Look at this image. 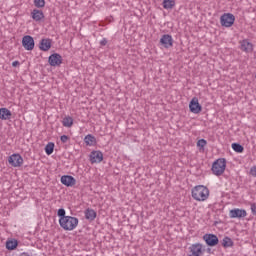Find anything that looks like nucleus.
Returning a JSON list of instances; mask_svg holds the SVG:
<instances>
[{"mask_svg":"<svg viewBox=\"0 0 256 256\" xmlns=\"http://www.w3.org/2000/svg\"><path fill=\"white\" fill-rule=\"evenodd\" d=\"M22 47L26 49V51H33L35 49V40L30 35H26L22 38Z\"/></svg>","mask_w":256,"mask_h":256,"instance_id":"7","label":"nucleus"},{"mask_svg":"<svg viewBox=\"0 0 256 256\" xmlns=\"http://www.w3.org/2000/svg\"><path fill=\"white\" fill-rule=\"evenodd\" d=\"M252 215H256V204H251Z\"/></svg>","mask_w":256,"mask_h":256,"instance_id":"32","label":"nucleus"},{"mask_svg":"<svg viewBox=\"0 0 256 256\" xmlns=\"http://www.w3.org/2000/svg\"><path fill=\"white\" fill-rule=\"evenodd\" d=\"M60 181L65 187H75L77 185V180L71 175H63Z\"/></svg>","mask_w":256,"mask_h":256,"instance_id":"10","label":"nucleus"},{"mask_svg":"<svg viewBox=\"0 0 256 256\" xmlns=\"http://www.w3.org/2000/svg\"><path fill=\"white\" fill-rule=\"evenodd\" d=\"M31 18L33 21H36V23H41V21L45 19V14L42 12V10L33 9L31 12Z\"/></svg>","mask_w":256,"mask_h":256,"instance_id":"14","label":"nucleus"},{"mask_svg":"<svg viewBox=\"0 0 256 256\" xmlns=\"http://www.w3.org/2000/svg\"><path fill=\"white\" fill-rule=\"evenodd\" d=\"M34 5L37 9H43L45 7V0H34Z\"/></svg>","mask_w":256,"mask_h":256,"instance_id":"28","label":"nucleus"},{"mask_svg":"<svg viewBox=\"0 0 256 256\" xmlns=\"http://www.w3.org/2000/svg\"><path fill=\"white\" fill-rule=\"evenodd\" d=\"M240 49L244 53H253V43L249 42L247 39L240 41Z\"/></svg>","mask_w":256,"mask_h":256,"instance_id":"15","label":"nucleus"},{"mask_svg":"<svg viewBox=\"0 0 256 256\" xmlns=\"http://www.w3.org/2000/svg\"><path fill=\"white\" fill-rule=\"evenodd\" d=\"M222 247H224L225 249L233 247V240L228 236L224 237L222 240Z\"/></svg>","mask_w":256,"mask_h":256,"instance_id":"24","label":"nucleus"},{"mask_svg":"<svg viewBox=\"0 0 256 256\" xmlns=\"http://www.w3.org/2000/svg\"><path fill=\"white\" fill-rule=\"evenodd\" d=\"M203 240L208 247H215L216 245H219V238L215 234H205L203 236Z\"/></svg>","mask_w":256,"mask_h":256,"instance_id":"9","label":"nucleus"},{"mask_svg":"<svg viewBox=\"0 0 256 256\" xmlns=\"http://www.w3.org/2000/svg\"><path fill=\"white\" fill-rule=\"evenodd\" d=\"M162 5L164 9H173V7H175V0H163Z\"/></svg>","mask_w":256,"mask_h":256,"instance_id":"25","label":"nucleus"},{"mask_svg":"<svg viewBox=\"0 0 256 256\" xmlns=\"http://www.w3.org/2000/svg\"><path fill=\"white\" fill-rule=\"evenodd\" d=\"M189 109L191 113H195L197 115L200 111H202L203 107L201 104H199V100L197 98H193L190 101Z\"/></svg>","mask_w":256,"mask_h":256,"instance_id":"13","label":"nucleus"},{"mask_svg":"<svg viewBox=\"0 0 256 256\" xmlns=\"http://www.w3.org/2000/svg\"><path fill=\"white\" fill-rule=\"evenodd\" d=\"M235 24V15H233L232 13H224L221 17H220V25L222 27H233V25Z\"/></svg>","mask_w":256,"mask_h":256,"instance_id":"4","label":"nucleus"},{"mask_svg":"<svg viewBox=\"0 0 256 256\" xmlns=\"http://www.w3.org/2000/svg\"><path fill=\"white\" fill-rule=\"evenodd\" d=\"M48 63L51 67H60L63 63V56L59 53H54L48 57Z\"/></svg>","mask_w":256,"mask_h":256,"instance_id":"6","label":"nucleus"},{"mask_svg":"<svg viewBox=\"0 0 256 256\" xmlns=\"http://www.w3.org/2000/svg\"><path fill=\"white\" fill-rule=\"evenodd\" d=\"M207 252L210 253V252H211V248H208V249H207Z\"/></svg>","mask_w":256,"mask_h":256,"instance_id":"35","label":"nucleus"},{"mask_svg":"<svg viewBox=\"0 0 256 256\" xmlns=\"http://www.w3.org/2000/svg\"><path fill=\"white\" fill-rule=\"evenodd\" d=\"M8 163L12 167H21V165H23V157L21 156V154L18 153L12 154L8 158Z\"/></svg>","mask_w":256,"mask_h":256,"instance_id":"8","label":"nucleus"},{"mask_svg":"<svg viewBox=\"0 0 256 256\" xmlns=\"http://www.w3.org/2000/svg\"><path fill=\"white\" fill-rule=\"evenodd\" d=\"M232 149L233 151H235V153H243V151H245V148L243 147V145L239 143H233Z\"/></svg>","mask_w":256,"mask_h":256,"instance_id":"26","label":"nucleus"},{"mask_svg":"<svg viewBox=\"0 0 256 256\" xmlns=\"http://www.w3.org/2000/svg\"><path fill=\"white\" fill-rule=\"evenodd\" d=\"M189 254L188 256H201L204 253L203 244L195 243L190 245L188 248Z\"/></svg>","mask_w":256,"mask_h":256,"instance_id":"5","label":"nucleus"},{"mask_svg":"<svg viewBox=\"0 0 256 256\" xmlns=\"http://www.w3.org/2000/svg\"><path fill=\"white\" fill-rule=\"evenodd\" d=\"M59 225L64 231H73L77 229V225H79V219L73 216H67L64 220L59 222Z\"/></svg>","mask_w":256,"mask_h":256,"instance_id":"2","label":"nucleus"},{"mask_svg":"<svg viewBox=\"0 0 256 256\" xmlns=\"http://www.w3.org/2000/svg\"><path fill=\"white\" fill-rule=\"evenodd\" d=\"M250 175H252V177H256V166H253V167L250 169Z\"/></svg>","mask_w":256,"mask_h":256,"instance_id":"31","label":"nucleus"},{"mask_svg":"<svg viewBox=\"0 0 256 256\" xmlns=\"http://www.w3.org/2000/svg\"><path fill=\"white\" fill-rule=\"evenodd\" d=\"M60 141H61L62 143H67V141H69V136H67V135H62V136L60 137Z\"/></svg>","mask_w":256,"mask_h":256,"instance_id":"30","label":"nucleus"},{"mask_svg":"<svg viewBox=\"0 0 256 256\" xmlns=\"http://www.w3.org/2000/svg\"><path fill=\"white\" fill-rule=\"evenodd\" d=\"M247 217V211L245 209L235 208L230 210L231 219H243Z\"/></svg>","mask_w":256,"mask_h":256,"instance_id":"11","label":"nucleus"},{"mask_svg":"<svg viewBox=\"0 0 256 256\" xmlns=\"http://www.w3.org/2000/svg\"><path fill=\"white\" fill-rule=\"evenodd\" d=\"M45 153L46 155H53V151H55V143L53 142H49L46 146H45Z\"/></svg>","mask_w":256,"mask_h":256,"instance_id":"23","label":"nucleus"},{"mask_svg":"<svg viewBox=\"0 0 256 256\" xmlns=\"http://www.w3.org/2000/svg\"><path fill=\"white\" fill-rule=\"evenodd\" d=\"M160 45H162L165 49L173 47V36L169 34L162 35L160 38Z\"/></svg>","mask_w":256,"mask_h":256,"instance_id":"12","label":"nucleus"},{"mask_svg":"<svg viewBox=\"0 0 256 256\" xmlns=\"http://www.w3.org/2000/svg\"><path fill=\"white\" fill-rule=\"evenodd\" d=\"M18 245L17 240H9L6 242V249H8V251H14V249H17Z\"/></svg>","mask_w":256,"mask_h":256,"instance_id":"21","label":"nucleus"},{"mask_svg":"<svg viewBox=\"0 0 256 256\" xmlns=\"http://www.w3.org/2000/svg\"><path fill=\"white\" fill-rule=\"evenodd\" d=\"M100 45H101L102 47H105V45H107V40H106V38H103V39L100 41Z\"/></svg>","mask_w":256,"mask_h":256,"instance_id":"33","label":"nucleus"},{"mask_svg":"<svg viewBox=\"0 0 256 256\" xmlns=\"http://www.w3.org/2000/svg\"><path fill=\"white\" fill-rule=\"evenodd\" d=\"M13 114L11 113V110L7 109V108H0V119L2 121H9V119H11V116Z\"/></svg>","mask_w":256,"mask_h":256,"instance_id":"19","label":"nucleus"},{"mask_svg":"<svg viewBox=\"0 0 256 256\" xmlns=\"http://www.w3.org/2000/svg\"><path fill=\"white\" fill-rule=\"evenodd\" d=\"M52 40L49 38H42L40 40L39 49L40 51H49L51 49Z\"/></svg>","mask_w":256,"mask_h":256,"instance_id":"17","label":"nucleus"},{"mask_svg":"<svg viewBox=\"0 0 256 256\" xmlns=\"http://www.w3.org/2000/svg\"><path fill=\"white\" fill-rule=\"evenodd\" d=\"M84 214L87 221H95V219H97V212L93 210V208H87L84 211Z\"/></svg>","mask_w":256,"mask_h":256,"instance_id":"18","label":"nucleus"},{"mask_svg":"<svg viewBox=\"0 0 256 256\" xmlns=\"http://www.w3.org/2000/svg\"><path fill=\"white\" fill-rule=\"evenodd\" d=\"M57 215H58V217H60L59 223H60V221H62V220H64L65 218H67L65 209H63V208L58 209Z\"/></svg>","mask_w":256,"mask_h":256,"instance_id":"27","label":"nucleus"},{"mask_svg":"<svg viewBox=\"0 0 256 256\" xmlns=\"http://www.w3.org/2000/svg\"><path fill=\"white\" fill-rule=\"evenodd\" d=\"M192 197L195 201H207L209 199V188L198 185L192 189Z\"/></svg>","mask_w":256,"mask_h":256,"instance_id":"1","label":"nucleus"},{"mask_svg":"<svg viewBox=\"0 0 256 256\" xmlns=\"http://www.w3.org/2000/svg\"><path fill=\"white\" fill-rule=\"evenodd\" d=\"M19 65H21V63L17 60L12 62V67H19Z\"/></svg>","mask_w":256,"mask_h":256,"instance_id":"34","label":"nucleus"},{"mask_svg":"<svg viewBox=\"0 0 256 256\" xmlns=\"http://www.w3.org/2000/svg\"><path fill=\"white\" fill-rule=\"evenodd\" d=\"M90 161L91 163H101L103 161V152L97 150L92 151L90 153Z\"/></svg>","mask_w":256,"mask_h":256,"instance_id":"16","label":"nucleus"},{"mask_svg":"<svg viewBox=\"0 0 256 256\" xmlns=\"http://www.w3.org/2000/svg\"><path fill=\"white\" fill-rule=\"evenodd\" d=\"M227 167V162L224 158L217 159L213 164L211 171L213 175H216L217 177L221 176L222 173H225V168Z\"/></svg>","mask_w":256,"mask_h":256,"instance_id":"3","label":"nucleus"},{"mask_svg":"<svg viewBox=\"0 0 256 256\" xmlns=\"http://www.w3.org/2000/svg\"><path fill=\"white\" fill-rule=\"evenodd\" d=\"M205 145H207V140L200 139L197 141V147H200V149H204Z\"/></svg>","mask_w":256,"mask_h":256,"instance_id":"29","label":"nucleus"},{"mask_svg":"<svg viewBox=\"0 0 256 256\" xmlns=\"http://www.w3.org/2000/svg\"><path fill=\"white\" fill-rule=\"evenodd\" d=\"M62 125L63 127H73V117L71 116H66L62 120Z\"/></svg>","mask_w":256,"mask_h":256,"instance_id":"22","label":"nucleus"},{"mask_svg":"<svg viewBox=\"0 0 256 256\" xmlns=\"http://www.w3.org/2000/svg\"><path fill=\"white\" fill-rule=\"evenodd\" d=\"M84 143L89 147H93V145L97 144V138L91 134H88L84 137Z\"/></svg>","mask_w":256,"mask_h":256,"instance_id":"20","label":"nucleus"}]
</instances>
